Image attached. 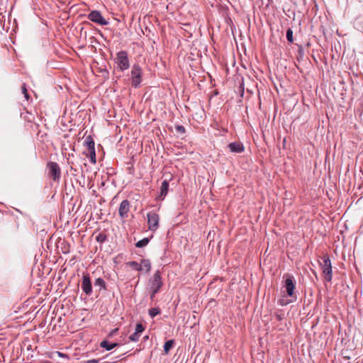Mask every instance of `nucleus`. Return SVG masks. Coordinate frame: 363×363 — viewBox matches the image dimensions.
<instances>
[{"label": "nucleus", "mask_w": 363, "mask_h": 363, "mask_svg": "<svg viewBox=\"0 0 363 363\" xmlns=\"http://www.w3.org/2000/svg\"><path fill=\"white\" fill-rule=\"evenodd\" d=\"M283 287L285 289V291L289 297H291L293 301H296L297 296L295 293L296 289V279L294 277L289 273L284 274L283 276Z\"/></svg>", "instance_id": "f257e3e1"}, {"label": "nucleus", "mask_w": 363, "mask_h": 363, "mask_svg": "<svg viewBox=\"0 0 363 363\" xmlns=\"http://www.w3.org/2000/svg\"><path fill=\"white\" fill-rule=\"evenodd\" d=\"M115 62L117 65V68L120 71L123 72L128 69L130 67V61L128 52L125 50L119 51L116 54Z\"/></svg>", "instance_id": "f03ea898"}, {"label": "nucleus", "mask_w": 363, "mask_h": 363, "mask_svg": "<svg viewBox=\"0 0 363 363\" xmlns=\"http://www.w3.org/2000/svg\"><path fill=\"white\" fill-rule=\"evenodd\" d=\"M150 284L151 290L150 299L152 301L155 298V294L159 292L163 284L160 271H157L150 279Z\"/></svg>", "instance_id": "7ed1b4c3"}, {"label": "nucleus", "mask_w": 363, "mask_h": 363, "mask_svg": "<svg viewBox=\"0 0 363 363\" xmlns=\"http://www.w3.org/2000/svg\"><path fill=\"white\" fill-rule=\"evenodd\" d=\"M131 85L134 88H138L142 82L143 69L138 64H134L131 72Z\"/></svg>", "instance_id": "20e7f679"}, {"label": "nucleus", "mask_w": 363, "mask_h": 363, "mask_svg": "<svg viewBox=\"0 0 363 363\" xmlns=\"http://www.w3.org/2000/svg\"><path fill=\"white\" fill-rule=\"evenodd\" d=\"M323 273L325 275V280L326 281H330L333 277L332 265L330 257L328 256H324L323 258V262L320 263Z\"/></svg>", "instance_id": "39448f33"}, {"label": "nucleus", "mask_w": 363, "mask_h": 363, "mask_svg": "<svg viewBox=\"0 0 363 363\" xmlns=\"http://www.w3.org/2000/svg\"><path fill=\"white\" fill-rule=\"evenodd\" d=\"M148 229L155 231L159 227L160 216L155 211H150L147 214Z\"/></svg>", "instance_id": "423d86ee"}, {"label": "nucleus", "mask_w": 363, "mask_h": 363, "mask_svg": "<svg viewBox=\"0 0 363 363\" xmlns=\"http://www.w3.org/2000/svg\"><path fill=\"white\" fill-rule=\"evenodd\" d=\"M87 18L91 21L100 26H106L108 24V21L103 17L100 11L96 10L91 11L88 14Z\"/></svg>", "instance_id": "0eeeda50"}, {"label": "nucleus", "mask_w": 363, "mask_h": 363, "mask_svg": "<svg viewBox=\"0 0 363 363\" xmlns=\"http://www.w3.org/2000/svg\"><path fill=\"white\" fill-rule=\"evenodd\" d=\"M49 169V175L54 181L59 180L61 176V170L59 164L55 162H49L47 164Z\"/></svg>", "instance_id": "6e6552de"}, {"label": "nucleus", "mask_w": 363, "mask_h": 363, "mask_svg": "<svg viewBox=\"0 0 363 363\" xmlns=\"http://www.w3.org/2000/svg\"><path fill=\"white\" fill-rule=\"evenodd\" d=\"M82 289L86 295L89 296L92 293V285L89 274H83L81 284Z\"/></svg>", "instance_id": "1a4fd4ad"}, {"label": "nucleus", "mask_w": 363, "mask_h": 363, "mask_svg": "<svg viewBox=\"0 0 363 363\" xmlns=\"http://www.w3.org/2000/svg\"><path fill=\"white\" fill-rule=\"evenodd\" d=\"M130 208V203L128 200L125 199L121 201L118 209V214L121 218H128Z\"/></svg>", "instance_id": "9d476101"}, {"label": "nucleus", "mask_w": 363, "mask_h": 363, "mask_svg": "<svg viewBox=\"0 0 363 363\" xmlns=\"http://www.w3.org/2000/svg\"><path fill=\"white\" fill-rule=\"evenodd\" d=\"M228 147L232 152L241 153L244 151V146L240 142L230 143Z\"/></svg>", "instance_id": "9b49d317"}, {"label": "nucleus", "mask_w": 363, "mask_h": 363, "mask_svg": "<svg viewBox=\"0 0 363 363\" xmlns=\"http://www.w3.org/2000/svg\"><path fill=\"white\" fill-rule=\"evenodd\" d=\"M168 189H169V181L167 179H164L162 182V185H161V187H160V197L162 199H163L166 196V195L167 194Z\"/></svg>", "instance_id": "f8f14e48"}, {"label": "nucleus", "mask_w": 363, "mask_h": 363, "mask_svg": "<svg viewBox=\"0 0 363 363\" xmlns=\"http://www.w3.org/2000/svg\"><path fill=\"white\" fill-rule=\"evenodd\" d=\"M84 145L87 147L88 152L95 150V143L91 135L86 137Z\"/></svg>", "instance_id": "ddd939ff"}, {"label": "nucleus", "mask_w": 363, "mask_h": 363, "mask_svg": "<svg viewBox=\"0 0 363 363\" xmlns=\"http://www.w3.org/2000/svg\"><path fill=\"white\" fill-rule=\"evenodd\" d=\"M100 346L103 348H105L106 350L109 351V350L113 349L114 347H116V346H118V344L117 343H111L106 340H103L100 343Z\"/></svg>", "instance_id": "4468645a"}, {"label": "nucleus", "mask_w": 363, "mask_h": 363, "mask_svg": "<svg viewBox=\"0 0 363 363\" xmlns=\"http://www.w3.org/2000/svg\"><path fill=\"white\" fill-rule=\"evenodd\" d=\"M140 264L142 266V271L145 270L146 272H149L151 269V264L148 259H142Z\"/></svg>", "instance_id": "2eb2a0df"}, {"label": "nucleus", "mask_w": 363, "mask_h": 363, "mask_svg": "<svg viewBox=\"0 0 363 363\" xmlns=\"http://www.w3.org/2000/svg\"><path fill=\"white\" fill-rule=\"evenodd\" d=\"M127 264L131 267L133 269H135L136 271H142V266L140 263H138L135 261H131L127 263Z\"/></svg>", "instance_id": "dca6fc26"}, {"label": "nucleus", "mask_w": 363, "mask_h": 363, "mask_svg": "<svg viewBox=\"0 0 363 363\" xmlns=\"http://www.w3.org/2000/svg\"><path fill=\"white\" fill-rule=\"evenodd\" d=\"M174 345V340H169L165 342L164 345V352L165 354H167L169 351L172 348Z\"/></svg>", "instance_id": "f3484780"}, {"label": "nucleus", "mask_w": 363, "mask_h": 363, "mask_svg": "<svg viewBox=\"0 0 363 363\" xmlns=\"http://www.w3.org/2000/svg\"><path fill=\"white\" fill-rule=\"evenodd\" d=\"M150 242V239L147 238H145L140 240H139L138 242H136L135 244V246L137 247H143L145 246H146Z\"/></svg>", "instance_id": "a211bd4d"}, {"label": "nucleus", "mask_w": 363, "mask_h": 363, "mask_svg": "<svg viewBox=\"0 0 363 363\" xmlns=\"http://www.w3.org/2000/svg\"><path fill=\"white\" fill-rule=\"evenodd\" d=\"M87 157H89L90 162L92 164H96V151L95 150L89 151L88 154L86 155Z\"/></svg>", "instance_id": "6ab92c4d"}, {"label": "nucleus", "mask_w": 363, "mask_h": 363, "mask_svg": "<svg viewBox=\"0 0 363 363\" xmlns=\"http://www.w3.org/2000/svg\"><path fill=\"white\" fill-rule=\"evenodd\" d=\"M96 240L98 242L103 243L107 240V235L104 233H99L96 236Z\"/></svg>", "instance_id": "aec40b11"}, {"label": "nucleus", "mask_w": 363, "mask_h": 363, "mask_svg": "<svg viewBox=\"0 0 363 363\" xmlns=\"http://www.w3.org/2000/svg\"><path fill=\"white\" fill-rule=\"evenodd\" d=\"M95 286H99L101 289H106V282L102 278H98L96 279Z\"/></svg>", "instance_id": "412c9836"}, {"label": "nucleus", "mask_w": 363, "mask_h": 363, "mask_svg": "<svg viewBox=\"0 0 363 363\" xmlns=\"http://www.w3.org/2000/svg\"><path fill=\"white\" fill-rule=\"evenodd\" d=\"M160 309L159 308H152L149 310V315L152 317V318H154L155 316H156L157 315L160 314Z\"/></svg>", "instance_id": "4be33fe9"}, {"label": "nucleus", "mask_w": 363, "mask_h": 363, "mask_svg": "<svg viewBox=\"0 0 363 363\" xmlns=\"http://www.w3.org/2000/svg\"><path fill=\"white\" fill-rule=\"evenodd\" d=\"M286 35L287 40L289 43H292L294 42V38H293V30H291V28L287 29Z\"/></svg>", "instance_id": "5701e85b"}, {"label": "nucleus", "mask_w": 363, "mask_h": 363, "mask_svg": "<svg viewBox=\"0 0 363 363\" xmlns=\"http://www.w3.org/2000/svg\"><path fill=\"white\" fill-rule=\"evenodd\" d=\"M140 337V335L139 333H137V332L135 331L134 333L130 335L129 336V340L132 342H137L139 340V338Z\"/></svg>", "instance_id": "b1692460"}, {"label": "nucleus", "mask_w": 363, "mask_h": 363, "mask_svg": "<svg viewBox=\"0 0 363 363\" xmlns=\"http://www.w3.org/2000/svg\"><path fill=\"white\" fill-rule=\"evenodd\" d=\"M144 330H145V327L143 326V325L142 323L136 324L135 332H137V333H139L140 335H141V333L144 331Z\"/></svg>", "instance_id": "393cba45"}, {"label": "nucleus", "mask_w": 363, "mask_h": 363, "mask_svg": "<svg viewBox=\"0 0 363 363\" xmlns=\"http://www.w3.org/2000/svg\"><path fill=\"white\" fill-rule=\"evenodd\" d=\"M175 129L178 133H185V128L183 125H176Z\"/></svg>", "instance_id": "a878e982"}, {"label": "nucleus", "mask_w": 363, "mask_h": 363, "mask_svg": "<svg viewBox=\"0 0 363 363\" xmlns=\"http://www.w3.org/2000/svg\"><path fill=\"white\" fill-rule=\"evenodd\" d=\"M22 93L23 94L24 97L26 99V100H28L29 95L25 85L22 86Z\"/></svg>", "instance_id": "bb28decb"}, {"label": "nucleus", "mask_w": 363, "mask_h": 363, "mask_svg": "<svg viewBox=\"0 0 363 363\" xmlns=\"http://www.w3.org/2000/svg\"><path fill=\"white\" fill-rule=\"evenodd\" d=\"M56 354L58 356V357H65V358H67L68 359V356L64 353H62L60 352H56Z\"/></svg>", "instance_id": "cd10ccee"}, {"label": "nucleus", "mask_w": 363, "mask_h": 363, "mask_svg": "<svg viewBox=\"0 0 363 363\" xmlns=\"http://www.w3.org/2000/svg\"><path fill=\"white\" fill-rule=\"evenodd\" d=\"M84 363H99V360L98 359H89V360H87Z\"/></svg>", "instance_id": "c85d7f7f"}, {"label": "nucleus", "mask_w": 363, "mask_h": 363, "mask_svg": "<svg viewBox=\"0 0 363 363\" xmlns=\"http://www.w3.org/2000/svg\"><path fill=\"white\" fill-rule=\"evenodd\" d=\"M118 330V329H115L113 330H112V332L111 333L110 335H113L115 333H116V331Z\"/></svg>", "instance_id": "c756f323"}]
</instances>
